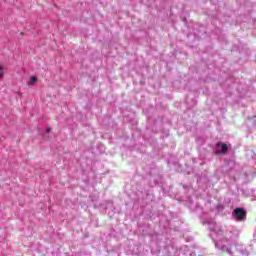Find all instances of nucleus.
<instances>
[{
	"label": "nucleus",
	"mask_w": 256,
	"mask_h": 256,
	"mask_svg": "<svg viewBox=\"0 0 256 256\" xmlns=\"http://www.w3.org/2000/svg\"><path fill=\"white\" fill-rule=\"evenodd\" d=\"M233 215L238 221H245L247 219V211L243 208H236L233 211Z\"/></svg>",
	"instance_id": "f257e3e1"
},
{
	"label": "nucleus",
	"mask_w": 256,
	"mask_h": 256,
	"mask_svg": "<svg viewBox=\"0 0 256 256\" xmlns=\"http://www.w3.org/2000/svg\"><path fill=\"white\" fill-rule=\"evenodd\" d=\"M217 150H215V155H225L229 151V146L222 142L216 143Z\"/></svg>",
	"instance_id": "f03ea898"
},
{
	"label": "nucleus",
	"mask_w": 256,
	"mask_h": 256,
	"mask_svg": "<svg viewBox=\"0 0 256 256\" xmlns=\"http://www.w3.org/2000/svg\"><path fill=\"white\" fill-rule=\"evenodd\" d=\"M35 83H37V77L32 76V77H30V80L27 82V85L33 86V85H35Z\"/></svg>",
	"instance_id": "7ed1b4c3"
},
{
	"label": "nucleus",
	"mask_w": 256,
	"mask_h": 256,
	"mask_svg": "<svg viewBox=\"0 0 256 256\" xmlns=\"http://www.w3.org/2000/svg\"><path fill=\"white\" fill-rule=\"evenodd\" d=\"M0 73H3V66H0Z\"/></svg>",
	"instance_id": "20e7f679"
},
{
	"label": "nucleus",
	"mask_w": 256,
	"mask_h": 256,
	"mask_svg": "<svg viewBox=\"0 0 256 256\" xmlns=\"http://www.w3.org/2000/svg\"><path fill=\"white\" fill-rule=\"evenodd\" d=\"M46 131H47V133H50L51 128H47Z\"/></svg>",
	"instance_id": "39448f33"
},
{
	"label": "nucleus",
	"mask_w": 256,
	"mask_h": 256,
	"mask_svg": "<svg viewBox=\"0 0 256 256\" xmlns=\"http://www.w3.org/2000/svg\"><path fill=\"white\" fill-rule=\"evenodd\" d=\"M3 77V72H0V79H2Z\"/></svg>",
	"instance_id": "423d86ee"
}]
</instances>
